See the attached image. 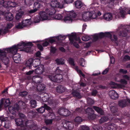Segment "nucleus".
Wrapping results in <instances>:
<instances>
[{
	"label": "nucleus",
	"mask_w": 130,
	"mask_h": 130,
	"mask_svg": "<svg viewBox=\"0 0 130 130\" xmlns=\"http://www.w3.org/2000/svg\"><path fill=\"white\" fill-rule=\"evenodd\" d=\"M11 47L5 48L4 49V50L0 49V58L3 63L6 66L8 64L9 61V59L7 57V54L8 55L9 54H11L14 62L17 63H19L21 60L20 54L16 53L19 48H18L17 51L16 52L12 50L10 51L8 49Z\"/></svg>",
	"instance_id": "nucleus-1"
},
{
	"label": "nucleus",
	"mask_w": 130,
	"mask_h": 130,
	"mask_svg": "<svg viewBox=\"0 0 130 130\" xmlns=\"http://www.w3.org/2000/svg\"><path fill=\"white\" fill-rule=\"evenodd\" d=\"M63 71L58 67L55 71V74L49 75L48 78L52 81L60 83L62 80V74Z\"/></svg>",
	"instance_id": "nucleus-2"
},
{
	"label": "nucleus",
	"mask_w": 130,
	"mask_h": 130,
	"mask_svg": "<svg viewBox=\"0 0 130 130\" xmlns=\"http://www.w3.org/2000/svg\"><path fill=\"white\" fill-rule=\"evenodd\" d=\"M40 59L38 58H36L34 59L32 58H30L26 62L25 67L23 68L22 70L26 68L31 69L32 64L34 67L36 68L40 64Z\"/></svg>",
	"instance_id": "nucleus-3"
},
{
	"label": "nucleus",
	"mask_w": 130,
	"mask_h": 130,
	"mask_svg": "<svg viewBox=\"0 0 130 130\" xmlns=\"http://www.w3.org/2000/svg\"><path fill=\"white\" fill-rule=\"evenodd\" d=\"M56 10L54 9L47 8L45 11H41L40 12L39 14L41 19L43 20H45L48 19V16L52 15L55 14Z\"/></svg>",
	"instance_id": "nucleus-4"
},
{
	"label": "nucleus",
	"mask_w": 130,
	"mask_h": 130,
	"mask_svg": "<svg viewBox=\"0 0 130 130\" xmlns=\"http://www.w3.org/2000/svg\"><path fill=\"white\" fill-rule=\"evenodd\" d=\"M33 45V44L31 42H29L25 43L24 42L22 41L21 43H18L17 45H14L10 48H9L8 50L10 51H12L14 52L17 51L18 48L21 49L22 47H24L26 46H29L28 47H31V48Z\"/></svg>",
	"instance_id": "nucleus-5"
},
{
	"label": "nucleus",
	"mask_w": 130,
	"mask_h": 130,
	"mask_svg": "<svg viewBox=\"0 0 130 130\" xmlns=\"http://www.w3.org/2000/svg\"><path fill=\"white\" fill-rule=\"evenodd\" d=\"M18 104L20 106V108L22 111L25 113H27L28 116L30 115V114H32V116L33 115V111L32 110H30L26 107V104L23 101H20L18 102Z\"/></svg>",
	"instance_id": "nucleus-6"
},
{
	"label": "nucleus",
	"mask_w": 130,
	"mask_h": 130,
	"mask_svg": "<svg viewBox=\"0 0 130 130\" xmlns=\"http://www.w3.org/2000/svg\"><path fill=\"white\" fill-rule=\"evenodd\" d=\"M85 113L88 115V118L89 119H95V116L94 114V111L91 108L88 107L85 110Z\"/></svg>",
	"instance_id": "nucleus-7"
},
{
	"label": "nucleus",
	"mask_w": 130,
	"mask_h": 130,
	"mask_svg": "<svg viewBox=\"0 0 130 130\" xmlns=\"http://www.w3.org/2000/svg\"><path fill=\"white\" fill-rule=\"evenodd\" d=\"M51 7L48 8H54L55 10V8H59L60 9L62 8L63 6V4H60L59 3L57 0H52L51 3Z\"/></svg>",
	"instance_id": "nucleus-8"
},
{
	"label": "nucleus",
	"mask_w": 130,
	"mask_h": 130,
	"mask_svg": "<svg viewBox=\"0 0 130 130\" xmlns=\"http://www.w3.org/2000/svg\"><path fill=\"white\" fill-rule=\"evenodd\" d=\"M15 104L13 107H10L8 108L10 112L13 115H15V113L18 111L19 110L20 107V106L18 104Z\"/></svg>",
	"instance_id": "nucleus-9"
},
{
	"label": "nucleus",
	"mask_w": 130,
	"mask_h": 130,
	"mask_svg": "<svg viewBox=\"0 0 130 130\" xmlns=\"http://www.w3.org/2000/svg\"><path fill=\"white\" fill-rule=\"evenodd\" d=\"M62 123L63 127L66 129H71L74 126L73 123L70 121H65Z\"/></svg>",
	"instance_id": "nucleus-10"
},
{
	"label": "nucleus",
	"mask_w": 130,
	"mask_h": 130,
	"mask_svg": "<svg viewBox=\"0 0 130 130\" xmlns=\"http://www.w3.org/2000/svg\"><path fill=\"white\" fill-rule=\"evenodd\" d=\"M6 5H4V7L7 10V9L8 10V9L10 7L14 8L17 5L16 3L10 1L6 2Z\"/></svg>",
	"instance_id": "nucleus-11"
},
{
	"label": "nucleus",
	"mask_w": 130,
	"mask_h": 130,
	"mask_svg": "<svg viewBox=\"0 0 130 130\" xmlns=\"http://www.w3.org/2000/svg\"><path fill=\"white\" fill-rule=\"evenodd\" d=\"M110 110L111 112L113 113H115L117 115L119 114V110L118 109L117 105L115 104H113V105H112L111 104L110 105Z\"/></svg>",
	"instance_id": "nucleus-12"
},
{
	"label": "nucleus",
	"mask_w": 130,
	"mask_h": 130,
	"mask_svg": "<svg viewBox=\"0 0 130 130\" xmlns=\"http://www.w3.org/2000/svg\"><path fill=\"white\" fill-rule=\"evenodd\" d=\"M90 12H83L82 13L83 19L86 21L90 20Z\"/></svg>",
	"instance_id": "nucleus-13"
},
{
	"label": "nucleus",
	"mask_w": 130,
	"mask_h": 130,
	"mask_svg": "<svg viewBox=\"0 0 130 130\" xmlns=\"http://www.w3.org/2000/svg\"><path fill=\"white\" fill-rule=\"evenodd\" d=\"M60 114L62 116L67 117L70 114V111L67 109H61L60 111Z\"/></svg>",
	"instance_id": "nucleus-14"
},
{
	"label": "nucleus",
	"mask_w": 130,
	"mask_h": 130,
	"mask_svg": "<svg viewBox=\"0 0 130 130\" xmlns=\"http://www.w3.org/2000/svg\"><path fill=\"white\" fill-rule=\"evenodd\" d=\"M26 126L28 127L31 130H35L37 129V126L36 124H35L32 121L30 124L27 122L25 123Z\"/></svg>",
	"instance_id": "nucleus-15"
},
{
	"label": "nucleus",
	"mask_w": 130,
	"mask_h": 130,
	"mask_svg": "<svg viewBox=\"0 0 130 130\" xmlns=\"http://www.w3.org/2000/svg\"><path fill=\"white\" fill-rule=\"evenodd\" d=\"M15 121L16 124L18 126H22L24 125L23 124L24 122V119L21 118H15Z\"/></svg>",
	"instance_id": "nucleus-16"
},
{
	"label": "nucleus",
	"mask_w": 130,
	"mask_h": 130,
	"mask_svg": "<svg viewBox=\"0 0 130 130\" xmlns=\"http://www.w3.org/2000/svg\"><path fill=\"white\" fill-rule=\"evenodd\" d=\"M66 90V88L62 85H59L56 88V91L59 93L64 92Z\"/></svg>",
	"instance_id": "nucleus-17"
},
{
	"label": "nucleus",
	"mask_w": 130,
	"mask_h": 130,
	"mask_svg": "<svg viewBox=\"0 0 130 130\" xmlns=\"http://www.w3.org/2000/svg\"><path fill=\"white\" fill-rule=\"evenodd\" d=\"M118 104L119 107L122 108L125 107L127 105V101L125 100H119L118 102Z\"/></svg>",
	"instance_id": "nucleus-18"
},
{
	"label": "nucleus",
	"mask_w": 130,
	"mask_h": 130,
	"mask_svg": "<svg viewBox=\"0 0 130 130\" xmlns=\"http://www.w3.org/2000/svg\"><path fill=\"white\" fill-rule=\"evenodd\" d=\"M120 13L121 17L124 19L125 18V16L126 14H130V9H129L127 12L126 10L121 9L120 11Z\"/></svg>",
	"instance_id": "nucleus-19"
},
{
	"label": "nucleus",
	"mask_w": 130,
	"mask_h": 130,
	"mask_svg": "<svg viewBox=\"0 0 130 130\" xmlns=\"http://www.w3.org/2000/svg\"><path fill=\"white\" fill-rule=\"evenodd\" d=\"M45 88V86L44 84H39L37 86V90L38 92H42L44 91Z\"/></svg>",
	"instance_id": "nucleus-20"
},
{
	"label": "nucleus",
	"mask_w": 130,
	"mask_h": 130,
	"mask_svg": "<svg viewBox=\"0 0 130 130\" xmlns=\"http://www.w3.org/2000/svg\"><path fill=\"white\" fill-rule=\"evenodd\" d=\"M93 109L98 113L101 115L104 114V111L101 108L98 106H93Z\"/></svg>",
	"instance_id": "nucleus-21"
},
{
	"label": "nucleus",
	"mask_w": 130,
	"mask_h": 130,
	"mask_svg": "<svg viewBox=\"0 0 130 130\" xmlns=\"http://www.w3.org/2000/svg\"><path fill=\"white\" fill-rule=\"evenodd\" d=\"M111 98L114 99H116L118 98V93L115 90L110 91L109 92Z\"/></svg>",
	"instance_id": "nucleus-22"
},
{
	"label": "nucleus",
	"mask_w": 130,
	"mask_h": 130,
	"mask_svg": "<svg viewBox=\"0 0 130 130\" xmlns=\"http://www.w3.org/2000/svg\"><path fill=\"white\" fill-rule=\"evenodd\" d=\"M5 18L8 21H11L13 19V17L12 14L11 13H5Z\"/></svg>",
	"instance_id": "nucleus-23"
},
{
	"label": "nucleus",
	"mask_w": 130,
	"mask_h": 130,
	"mask_svg": "<svg viewBox=\"0 0 130 130\" xmlns=\"http://www.w3.org/2000/svg\"><path fill=\"white\" fill-rule=\"evenodd\" d=\"M65 60L62 58H57L55 60L57 65H63L64 64Z\"/></svg>",
	"instance_id": "nucleus-24"
},
{
	"label": "nucleus",
	"mask_w": 130,
	"mask_h": 130,
	"mask_svg": "<svg viewBox=\"0 0 130 130\" xmlns=\"http://www.w3.org/2000/svg\"><path fill=\"white\" fill-rule=\"evenodd\" d=\"M104 18L107 21H110L112 19V15L110 13H106L104 15Z\"/></svg>",
	"instance_id": "nucleus-25"
},
{
	"label": "nucleus",
	"mask_w": 130,
	"mask_h": 130,
	"mask_svg": "<svg viewBox=\"0 0 130 130\" xmlns=\"http://www.w3.org/2000/svg\"><path fill=\"white\" fill-rule=\"evenodd\" d=\"M44 106L45 110L46 109L48 112L50 113L51 114L50 115V116L54 115V113H53L52 109L50 107L48 106L46 104H44Z\"/></svg>",
	"instance_id": "nucleus-26"
},
{
	"label": "nucleus",
	"mask_w": 130,
	"mask_h": 130,
	"mask_svg": "<svg viewBox=\"0 0 130 130\" xmlns=\"http://www.w3.org/2000/svg\"><path fill=\"white\" fill-rule=\"evenodd\" d=\"M51 118V119H46L44 121L46 125L50 124L52 123L53 120L55 118V116L54 115L52 116H50Z\"/></svg>",
	"instance_id": "nucleus-27"
},
{
	"label": "nucleus",
	"mask_w": 130,
	"mask_h": 130,
	"mask_svg": "<svg viewBox=\"0 0 130 130\" xmlns=\"http://www.w3.org/2000/svg\"><path fill=\"white\" fill-rule=\"evenodd\" d=\"M74 5L77 8H80L82 6V3L81 1L77 0L74 2Z\"/></svg>",
	"instance_id": "nucleus-28"
},
{
	"label": "nucleus",
	"mask_w": 130,
	"mask_h": 130,
	"mask_svg": "<svg viewBox=\"0 0 130 130\" xmlns=\"http://www.w3.org/2000/svg\"><path fill=\"white\" fill-rule=\"evenodd\" d=\"M120 81L121 84H117V85L119 86L120 87H124L125 86L124 85H126L127 84V81L123 79H121Z\"/></svg>",
	"instance_id": "nucleus-29"
},
{
	"label": "nucleus",
	"mask_w": 130,
	"mask_h": 130,
	"mask_svg": "<svg viewBox=\"0 0 130 130\" xmlns=\"http://www.w3.org/2000/svg\"><path fill=\"white\" fill-rule=\"evenodd\" d=\"M31 19H25L24 20L22 21L25 26H28L31 24Z\"/></svg>",
	"instance_id": "nucleus-30"
},
{
	"label": "nucleus",
	"mask_w": 130,
	"mask_h": 130,
	"mask_svg": "<svg viewBox=\"0 0 130 130\" xmlns=\"http://www.w3.org/2000/svg\"><path fill=\"white\" fill-rule=\"evenodd\" d=\"M118 0H109L108 2V5L109 7H113L114 5Z\"/></svg>",
	"instance_id": "nucleus-31"
},
{
	"label": "nucleus",
	"mask_w": 130,
	"mask_h": 130,
	"mask_svg": "<svg viewBox=\"0 0 130 130\" xmlns=\"http://www.w3.org/2000/svg\"><path fill=\"white\" fill-rule=\"evenodd\" d=\"M108 130H116V125L113 124H110L108 125Z\"/></svg>",
	"instance_id": "nucleus-32"
},
{
	"label": "nucleus",
	"mask_w": 130,
	"mask_h": 130,
	"mask_svg": "<svg viewBox=\"0 0 130 130\" xmlns=\"http://www.w3.org/2000/svg\"><path fill=\"white\" fill-rule=\"evenodd\" d=\"M21 49L20 50V51H24L27 53L30 52L31 51V47H26L25 46V47H22Z\"/></svg>",
	"instance_id": "nucleus-33"
},
{
	"label": "nucleus",
	"mask_w": 130,
	"mask_h": 130,
	"mask_svg": "<svg viewBox=\"0 0 130 130\" xmlns=\"http://www.w3.org/2000/svg\"><path fill=\"white\" fill-rule=\"evenodd\" d=\"M72 94L74 97H76L78 98H80V94L77 90H75L73 91L72 92Z\"/></svg>",
	"instance_id": "nucleus-34"
},
{
	"label": "nucleus",
	"mask_w": 130,
	"mask_h": 130,
	"mask_svg": "<svg viewBox=\"0 0 130 130\" xmlns=\"http://www.w3.org/2000/svg\"><path fill=\"white\" fill-rule=\"evenodd\" d=\"M37 11V9H31L28 10L27 12V13L30 16L32 17L33 16L32 14L34 13Z\"/></svg>",
	"instance_id": "nucleus-35"
},
{
	"label": "nucleus",
	"mask_w": 130,
	"mask_h": 130,
	"mask_svg": "<svg viewBox=\"0 0 130 130\" xmlns=\"http://www.w3.org/2000/svg\"><path fill=\"white\" fill-rule=\"evenodd\" d=\"M90 20L96 18L97 17V13L94 11L90 12Z\"/></svg>",
	"instance_id": "nucleus-36"
},
{
	"label": "nucleus",
	"mask_w": 130,
	"mask_h": 130,
	"mask_svg": "<svg viewBox=\"0 0 130 130\" xmlns=\"http://www.w3.org/2000/svg\"><path fill=\"white\" fill-rule=\"evenodd\" d=\"M35 73L38 74H42L44 72V70L41 68L38 67L35 70Z\"/></svg>",
	"instance_id": "nucleus-37"
},
{
	"label": "nucleus",
	"mask_w": 130,
	"mask_h": 130,
	"mask_svg": "<svg viewBox=\"0 0 130 130\" xmlns=\"http://www.w3.org/2000/svg\"><path fill=\"white\" fill-rule=\"evenodd\" d=\"M36 110L39 113H42L45 111L44 106H41L40 108L36 109Z\"/></svg>",
	"instance_id": "nucleus-38"
},
{
	"label": "nucleus",
	"mask_w": 130,
	"mask_h": 130,
	"mask_svg": "<svg viewBox=\"0 0 130 130\" xmlns=\"http://www.w3.org/2000/svg\"><path fill=\"white\" fill-rule=\"evenodd\" d=\"M41 5L40 3L38 2H35L33 5V8L35 9H38L40 7Z\"/></svg>",
	"instance_id": "nucleus-39"
},
{
	"label": "nucleus",
	"mask_w": 130,
	"mask_h": 130,
	"mask_svg": "<svg viewBox=\"0 0 130 130\" xmlns=\"http://www.w3.org/2000/svg\"><path fill=\"white\" fill-rule=\"evenodd\" d=\"M23 14V13L20 12L17 13L15 17L16 19L17 20H20L22 19V17Z\"/></svg>",
	"instance_id": "nucleus-40"
},
{
	"label": "nucleus",
	"mask_w": 130,
	"mask_h": 130,
	"mask_svg": "<svg viewBox=\"0 0 130 130\" xmlns=\"http://www.w3.org/2000/svg\"><path fill=\"white\" fill-rule=\"evenodd\" d=\"M68 61L69 63L71 65L75 67V64L74 59L73 58L70 57L68 58Z\"/></svg>",
	"instance_id": "nucleus-41"
},
{
	"label": "nucleus",
	"mask_w": 130,
	"mask_h": 130,
	"mask_svg": "<svg viewBox=\"0 0 130 130\" xmlns=\"http://www.w3.org/2000/svg\"><path fill=\"white\" fill-rule=\"evenodd\" d=\"M108 118L106 117H102L100 120L99 122L100 123L102 124L107 121Z\"/></svg>",
	"instance_id": "nucleus-42"
},
{
	"label": "nucleus",
	"mask_w": 130,
	"mask_h": 130,
	"mask_svg": "<svg viewBox=\"0 0 130 130\" xmlns=\"http://www.w3.org/2000/svg\"><path fill=\"white\" fill-rule=\"evenodd\" d=\"M75 34H73L72 35H68V36H69V39L70 42L72 43L74 42V39L75 36Z\"/></svg>",
	"instance_id": "nucleus-43"
},
{
	"label": "nucleus",
	"mask_w": 130,
	"mask_h": 130,
	"mask_svg": "<svg viewBox=\"0 0 130 130\" xmlns=\"http://www.w3.org/2000/svg\"><path fill=\"white\" fill-rule=\"evenodd\" d=\"M30 102V106L32 108H35L37 106V102L36 100H31Z\"/></svg>",
	"instance_id": "nucleus-44"
},
{
	"label": "nucleus",
	"mask_w": 130,
	"mask_h": 130,
	"mask_svg": "<svg viewBox=\"0 0 130 130\" xmlns=\"http://www.w3.org/2000/svg\"><path fill=\"white\" fill-rule=\"evenodd\" d=\"M87 103L89 106L92 105L94 103L93 100L89 98H88L87 99Z\"/></svg>",
	"instance_id": "nucleus-45"
},
{
	"label": "nucleus",
	"mask_w": 130,
	"mask_h": 130,
	"mask_svg": "<svg viewBox=\"0 0 130 130\" xmlns=\"http://www.w3.org/2000/svg\"><path fill=\"white\" fill-rule=\"evenodd\" d=\"M10 102L9 98H8L6 99L4 103V107H7L10 105Z\"/></svg>",
	"instance_id": "nucleus-46"
},
{
	"label": "nucleus",
	"mask_w": 130,
	"mask_h": 130,
	"mask_svg": "<svg viewBox=\"0 0 130 130\" xmlns=\"http://www.w3.org/2000/svg\"><path fill=\"white\" fill-rule=\"evenodd\" d=\"M4 122H5V124L4 126V127L6 128H9L10 126V121L8 120L7 119V120H6Z\"/></svg>",
	"instance_id": "nucleus-47"
},
{
	"label": "nucleus",
	"mask_w": 130,
	"mask_h": 130,
	"mask_svg": "<svg viewBox=\"0 0 130 130\" xmlns=\"http://www.w3.org/2000/svg\"><path fill=\"white\" fill-rule=\"evenodd\" d=\"M64 21L65 22H66L67 21H70L71 22L72 21V19L69 15H67L64 17Z\"/></svg>",
	"instance_id": "nucleus-48"
},
{
	"label": "nucleus",
	"mask_w": 130,
	"mask_h": 130,
	"mask_svg": "<svg viewBox=\"0 0 130 130\" xmlns=\"http://www.w3.org/2000/svg\"><path fill=\"white\" fill-rule=\"evenodd\" d=\"M69 15L72 18H75L77 16L76 13L73 11H72L69 12Z\"/></svg>",
	"instance_id": "nucleus-49"
},
{
	"label": "nucleus",
	"mask_w": 130,
	"mask_h": 130,
	"mask_svg": "<svg viewBox=\"0 0 130 130\" xmlns=\"http://www.w3.org/2000/svg\"><path fill=\"white\" fill-rule=\"evenodd\" d=\"M119 35L121 37H125L127 36V33L123 30L120 31L119 33Z\"/></svg>",
	"instance_id": "nucleus-50"
},
{
	"label": "nucleus",
	"mask_w": 130,
	"mask_h": 130,
	"mask_svg": "<svg viewBox=\"0 0 130 130\" xmlns=\"http://www.w3.org/2000/svg\"><path fill=\"white\" fill-rule=\"evenodd\" d=\"M75 122L78 124H79L82 121V118L79 116L75 118L74 119Z\"/></svg>",
	"instance_id": "nucleus-51"
},
{
	"label": "nucleus",
	"mask_w": 130,
	"mask_h": 130,
	"mask_svg": "<svg viewBox=\"0 0 130 130\" xmlns=\"http://www.w3.org/2000/svg\"><path fill=\"white\" fill-rule=\"evenodd\" d=\"M67 36L68 35L66 36L64 35H60L57 36V38L58 41H61L65 39Z\"/></svg>",
	"instance_id": "nucleus-52"
},
{
	"label": "nucleus",
	"mask_w": 130,
	"mask_h": 130,
	"mask_svg": "<svg viewBox=\"0 0 130 130\" xmlns=\"http://www.w3.org/2000/svg\"><path fill=\"white\" fill-rule=\"evenodd\" d=\"M24 27H25V26L22 21H21V23L19 22V23L16 26V27L18 29H22Z\"/></svg>",
	"instance_id": "nucleus-53"
},
{
	"label": "nucleus",
	"mask_w": 130,
	"mask_h": 130,
	"mask_svg": "<svg viewBox=\"0 0 130 130\" xmlns=\"http://www.w3.org/2000/svg\"><path fill=\"white\" fill-rule=\"evenodd\" d=\"M41 18L39 16H37L34 17V21L35 23H38L40 21Z\"/></svg>",
	"instance_id": "nucleus-54"
},
{
	"label": "nucleus",
	"mask_w": 130,
	"mask_h": 130,
	"mask_svg": "<svg viewBox=\"0 0 130 130\" xmlns=\"http://www.w3.org/2000/svg\"><path fill=\"white\" fill-rule=\"evenodd\" d=\"M91 38V37L87 35L84 36L82 38V40L84 41H88Z\"/></svg>",
	"instance_id": "nucleus-55"
},
{
	"label": "nucleus",
	"mask_w": 130,
	"mask_h": 130,
	"mask_svg": "<svg viewBox=\"0 0 130 130\" xmlns=\"http://www.w3.org/2000/svg\"><path fill=\"white\" fill-rule=\"evenodd\" d=\"M84 60L85 59H84L83 58H81L80 59L79 61V63L80 66L83 67H85L84 66L85 65V63Z\"/></svg>",
	"instance_id": "nucleus-56"
},
{
	"label": "nucleus",
	"mask_w": 130,
	"mask_h": 130,
	"mask_svg": "<svg viewBox=\"0 0 130 130\" xmlns=\"http://www.w3.org/2000/svg\"><path fill=\"white\" fill-rule=\"evenodd\" d=\"M62 16L60 14H56L55 17V19L58 20H60L62 19Z\"/></svg>",
	"instance_id": "nucleus-57"
},
{
	"label": "nucleus",
	"mask_w": 130,
	"mask_h": 130,
	"mask_svg": "<svg viewBox=\"0 0 130 130\" xmlns=\"http://www.w3.org/2000/svg\"><path fill=\"white\" fill-rule=\"evenodd\" d=\"M105 37L109 38L110 39H111L112 37V35L109 32H105Z\"/></svg>",
	"instance_id": "nucleus-58"
},
{
	"label": "nucleus",
	"mask_w": 130,
	"mask_h": 130,
	"mask_svg": "<svg viewBox=\"0 0 130 130\" xmlns=\"http://www.w3.org/2000/svg\"><path fill=\"white\" fill-rule=\"evenodd\" d=\"M51 52L53 54H54L57 50L56 48L55 47L51 46Z\"/></svg>",
	"instance_id": "nucleus-59"
},
{
	"label": "nucleus",
	"mask_w": 130,
	"mask_h": 130,
	"mask_svg": "<svg viewBox=\"0 0 130 130\" xmlns=\"http://www.w3.org/2000/svg\"><path fill=\"white\" fill-rule=\"evenodd\" d=\"M81 130H89V127L86 125H83L81 126Z\"/></svg>",
	"instance_id": "nucleus-60"
},
{
	"label": "nucleus",
	"mask_w": 130,
	"mask_h": 130,
	"mask_svg": "<svg viewBox=\"0 0 130 130\" xmlns=\"http://www.w3.org/2000/svg\"><path fill=\"white\" fill-rule=\"evenodd\" d=\"M28 92L26 91H24L20 93V96L24 97L27 95Z\"/></svg>",
	"instance_id": "nucleus-61"
},
{
	"label": "nucleus",
	"mask_w": 130,
	"mask_h": 130,
	"mask_svg": "<svg viewBox=\"0 0 130 130\" xmlns=\"http://www.w3.org/2000/svg\"><path fill=\"white\" fill-rule=\"evenodd\" d=\"M113 39H112V38L110 39L112 42H116L117 41L118 39L117 36L115 35H113Z\"/></svg>",
	"instance_id": "nucleus-62"
},
{
	"label": "nucleus",
	"mask_w": 130,
	"mask_h": 130,
	"mask_svg": "<svg viewBox=\"0 0 130 130\" xmlns=\"http://www.w3.org/2000/svg\"><path fill=\"white\" fill-rule=\"evenodd\" d=\"M100 128V127L98 125H94L92 126V128L94 130H99Z\"/></svg>",
	"instance_id": "nucleus-63"
},
{
	"label": "nucleus",
	"mask_w": 130,
	"mask_h": 130,
	"mask_svg": "<svg viewBox=\"0 0 130 130\" xmlns=\"http://www.w3.org/2000/svg\"><path fill=\"white\" fill-rule=\"evenodd\" d=\"M99 38H102L105 37V33L101 32L98 34Z\"/></svg>",
	"instance_id": "nucleus-64"
}]
</instances>
